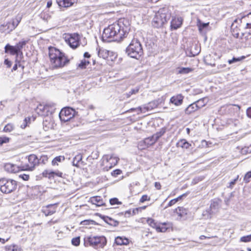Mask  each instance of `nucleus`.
Masks as SVG:
<instances>
[{"label":"nucleus","instance_id":"1","mask_svg":"<svg viewBox=\"0 0 251 251\" xmlns=\"http://www.w3.org/2000/svg\"><path fill=\"white\" fill-rule=\"evenodd\" d=\"M129 30V27L120 21L118 23L109 25L104 29L102 40L105 42H120L126 37Z\"/></svg>","mask_w":251,"mask_h":251},{"label":"nucleus","instance_id":"2","mask_svg":"<svg viewBox=\"0 0 251 251\" xmlns=\"http://www.w3.org/2000/svg\"><path fill=\"white\" fill-rule=\"evenodd\" d=\"M49 55L53 69L62 68L69 62L65 54L53 47L49 48Z\"/></svg>","mask_w":251,"mask_h":251},{"label":"nucleus","instance_id":"3","mask_svg":"<svg viewBox=\"0 0 251 251\" xmlns=\"http://www.w3.org/2000/svg\"><path fill=\"white\" fill-rule=\"evenodd\" d=\"M170 18L171 13L167 8L160 9L153 18L152 25L155 27H161L167 22Z\"/></svg>","mask_w":251,"mask_h":251},{"label":"nucleus","instance_id":"4","mask_svg":"<svg viewBox=\"0 0 251 251\" xmlns=\"http://www.w3.org/2000/svg\"><path fill=\"white\" fill-rule=\"evenodd\" d=\"M126 52L128 56L137 59L143 54V50L141 43L137 39H133L126 48Z\"/></svg>","mask_w":251,"mask_h":251},{"label":"nucleus","instance_id":"5","mask_svg":"<svg viewBox=\"0 0 251 251\" xmlns=\"http://www.w3.org/2000/svg\"><path fill=\"white\" fill-rule=\"evenodd\" d=\"M242 24L243 25L251 26V13L246 15L241 16L234 21L231 25V30L234 37L239 38V32H238V25Z\"/></svg>","mask_w":251,"mask_h":251},{"label":"nucleus","instance_id":"6","mask_svg":"<svg viewBox=\"0 0 251 251\" xmlns=\"http://www.w3.org/2000/svg\"><path fill=\"white\" fill-rule=\"evenodd\" d=\"M17 188V182L13 179L2 178L0 179V190L5 194L14 191Z\"/></svg>","mask_w":251,"mask_h":251},{"label":"nucleus","instance_id":"7","mask_svg":"<svg viewBox=\"0 0 251 251\" xmlns=\"http://www.w3.org/2000/svg\"><path fill=\"white\" fill-rule=\"evenodd\" d=\"M22 20V16L17 15L10 21L4 23L0 25V31L1 32L9 33L13 30L19 24Z\"/></svg>","mask_w":251,"mask_h":251},{"label":"nucleus","instance_id":"8","mask_svg":"<svg viewBox=\"0 0 251 251\" xmlns=\"http://www.w3.org/2000/svg\"><path fill=\"white\" fill-rule=\"evenodd\" d=\"M85 243L87 242L89 245L94 248L103 247L106 244V239L103 236H90L84 238Z\"/></svg>","mask_w":251,"mask_h":251},{"label":"nucleus","instance_id":"9","mask_svg":"<svg viewBox=\"0 0 251 251\" xmlns=\"http://www.w3.org/2000/svg\"><path fill=\"white\" fill-rule=\"evenodd\" d=\"M162 102L161 99L154 100L149 102L147 105L143 107L139 106L137 108H133L130 109V111H135L137 112L138 114L142 112H145L146 111H150L156 108Z\"/></svg>","mask_w":251,"mask_h":251},{"label":"nucleus","instance_id":"10","mask_svg":"<svg viewBox=\"0 0 251 251\" xmlns=\"http://www.w3.org/2000/svg\"><path fill=\"white\" fill-rule=\"evenodd\" d=\"M75 114V111L70 107H65L61 109L59 116L61 121L66 122L70 121L74 117Z\"/></svg>","mask_w":251,"mask_h":251},{"label":"nucleus","instance_id":"11","mask_svg":"<svg viewBox=\"0 0 251 251\" xmlns=\"http://www.w3.org/2000/svg\"><path fill=\"white\" fill-rule=\"evenodd\" d=\"M219 201H212L210 207L203 212L202 215L206 218H210L213 214L218 212L219 208Z\"/></svg>","mask_w":251,"mask_h":251},{"label":"nucleus","instance_id":"12","mask_svg":"<svg viewBox=\"0 0 251 251\" xmlns=\"http://www.w3.org/2000/svg\"><path fill=\"white\" fill-rule=\"evenodd\" d=\"M66 37V41L71 48L75 49L79 46V36L77 33H73Z\"/></svg>","mask_w":251,"mask_h":251},{"label":"nucleus","instance_id":"13","mask_svg":"<svg viewBox=\"0 0 251 251\" xmlns=\"http://www.w3.org/2000/svg\"><path fill=\"white\" fill-rule=\"evenodd\" d=\"M28 164L27 165L28 169L32 171L35 167L39 164V158L35 154H30L28 157Z\"/></svg>","mask_w":251,"mask_h":251},{"label":"nucleus","instance_id":"14","mask_svg":"<svg viewBox=\"0 0 251 251\" xmlns=\"http://www.w3.org/2000/svg\"><path fill=\"white\" fill-rule=\"evenodd\" d=\"M172 228V224L170 222L159 223L156 228L158 232H165Z\"/></svg>","mask_w":251,"mask_h":251},{"label":"nucleus","instance_id":"15","mask_svg":"<svg viewBox=\"0 0 251 251\" xmlns=\"http://www.w3.org/2000/svg\"><path fill=\"white\" fill-rule=\"evenodd\" d=\"M184 97L181 94H177L173 96L170 100V103L176 106H179L182 104Z\"/></svg>","mask_w":251,"mask_h":251},{"label":"nucleus","instance_id":"16","mask_svg":"<svg viewBox=\"0 0 251 251\" xmlns=\"http://www.w3.org/2000/svg\"><path fill=\"white\" fill-rule=\"evenodd\" d=\"M76 2L77 0H56V2L60 7L65 8L72 6Z\"/></svg>","mask_w":251,"mask_h":251},{"label":"nucleus","instance_id":"17","mask_svg":"<svg viewBox=\"0 0 251 251\" xmlns=\"http://www.w3.org/2000/svg\"><path fill=\"white\" fill-rule=\"evenodd\" d=\"M182 19L181 17H174L171 22V27L172 29H176L180 27L182 23Z\"/></svg>","mask_w":251,"mask_h":251},{"label":"nucleus","instance_id":"18","mask_svg":"<svg viewBox=\"0 0 251 251\" xmlns=\"http://www.w3.org/2000/svg\"><path fill=\"white\" fill-rule=\"evenodd\" d=\"M175 212L180 217V219L185 220L187 218L188 210L183 207H178L175 210Z\"/></svg>","mask_w":251,"mask_h":251},{"label":"nucleus","instance_id":"19","mask_svg":"<svg viewBox=\"0 0 251 251\" xmlns=\"http://www.w3.org/2000/svg\"><path fill=\"white\" fill-rule=\"evenodd\" d=\"M82 155L81 154H78L76 155L73 159V165L77 167H79L80 165L84 166L85 163L82 160Z\"/></svg>","mask_w":251,"mask_h":251},{"label":"nucleus","instance_id":"20","mask_svg":"<svg viewBox=\"0 0 251 251\" xmlns=\"http://www.w3.org/2000/svg\"><path fill=\"white\" fill-rule=\"evenodd\" d=\"M4 168L6 171L11 173H16L19 171L18 166L9 163L5 164Z\"/></svg>","mask_w":251,"mask_h":251},{"label":"nucleus","instance_id":"21","mask_svg":"<svg viewBox=\"0 0 251 251\" xmlns=\"http://www.w3.org/2000/svg\"><path fill=\"white\" fill-rule=\"evenodd\" d=\"M42 175L45 177H48L49 178H50L51 177H54V176H59L61 177H63V173L59 171H50L49 172L47 170H45L43 173Z\"/></svg>","mask_w":251,"mask_h":251},{"label":"nucleus","instance_id":"22","mask_svg":"<svg viewBox=\"0 0 251 251\" xmlns=\"http://www.w3.org/2000/svg\"><path fill=\"white\" fill-rule=\"evenodd\" d=\"M91 202L97 206H100L104 204V202L101 197L95 196L90 198Z\"/></svg>","mask_w":251,"mask_h":251},{"label":"nucleus","instance_id":"23","mask_svg":"<svg viewBox=\"0 0 251 251\" xmlns=\"http://www.w3.org/2000/svg\"><path fill=\"white\" fill-rule=\"evenodd\" d=\"M101 218L106 223L109 224V225L112 226H118L119 222L116 220H115L112 219L110 217L105 216H102Z\"/></svg>","mask_w":251,"mask_h":251},{"label":"nucleus","instance_id":"24","mask_svg":"<svg viewBox=\"0 0 251 251\" xmlns=\"http://www.w3.org/2000/svg\"><path fill=\"white\" fill-rule=\"evenodd\" d=\"M8 51H10V53L12 55H18L20 53L15 46H13L7 44L5 47V52L7 53Z\"/></svg>","mask_w":251,"mask_h":251},{"label":"nucleus","instance_id":"25","mask_svg":"<svg viewBox=\"0 0 251 251\" xmlns=\"http://www.w3.org/2000/svg\"><path fill=\"white\" fill-rule=\"evenodd\" d=\"M106 159L107 162L111 165L109 166L110 168L116 165L117 164L119 160V158L116 156H114L113 155H110L109 157L107 156Z\"/></svg>","mask_w":251,"mask_h":251},{"label":"nucleus","instance_id":"26","mask_svg":"<svg viewBox=\"0 0 251 251\" xmlns=\"http://www.w3.org/2000/svg\"><path fill=\"white\" fill-rule=\"evenodd\" d=\"M191 145L188 143L185 139L180 140L176 144L177 147L188 149L190 148Z\"/></svg>","mask_w":251,"mask_h":251},{"label":"nucleus","instance_id":"27","mask_svg":"<svg viewBox=\"0 0 251 251\" xmlns=\"http://www.w3.org/2000/svg\"><path fill=\"white\" fill-rule=\"evenodd\" d=\"M199 108H198L197 104H195V102L190 104L186 109L185 110V113L186 114H190L191 113L194 112L195 111L198 110Z\"/></svg>","mask_w":251,"mask_h":251},{"label":"nucleus","instance_id":"28","mask_svg":"<svg viewBox=\"0 0 251 251\" xmlns=\"http://www.w3.org/2000/svg\"><path fill=\"white\" fill-rule=\"evenodd\" d=\"M165 132L166 129L162 128L159 132H157L155 134H153L152 136V138H153L152 143H155L160 137L164 134Z\"/></svg>","mask_w":251,"mask_h":251},{"label":"nucleus","instance_id":"29","mask_svg":"<svg viewBox=\"0 0 251 251\" xmlns=\"http://www.w3.org/2000/svg\"><path fill=\"white\" fill-rule=\"evenodd\" d=\"M110 53V51L105 49H100L98 51V56L103 59H107Z\"/></svg>","mask_w":251,"mask_h":251},{"label":"nucleus","instance_id":"30","mask_svg":"<svg viewBox=\"0 0 251 251\" xmlns=\"http://www.w3.org/2000/svg\"><path fill=\"white\" fill-rule=\"evenodd\" d=\"M47 109L45 110V113H41V116H46L51 114L54 111V106L51 104H46Z\"/></svg>","mask_w":251,"mask_h":251},{"label":"nucleus","instance_id":"31","mask_svg":"<svg viewBox=\"0 0 251 251\" xmlns=\"http://www.w3.org/2000/svg\"><path fill=\"white\" fill-rule=\"evenodd\" d=\"M115 243L117 245H127L128 243V239L118 236L115 238Z\"/></svg>","mask_w":251,"mask_h":251},{"label":"nucleus","instance_id":"32","mask_svg":"<svg viewBox=\"0 0 251 251\" xmlns=\"http://www.w3.org/2000/svg\"><path fill=\"white\" fill-rule=\"evenodd\" d=\"M200 52V48L197 45L192 46L190 50V56H194L197 54H198Z\"/></svg>","mask_w":251,"mask_h":251},{"label":"nucleus","instance_id":"33","mask_svg":"<svg viewBox=\"0 0 251 251\" xmlns=\"http://www.w3.org/2000/svg\"><path fill=\"white\" fill-rule=\"evenodd\" d=\"M241 35L239 36L243 41H247L251 38V33L250 32L241 31Z\"/></svg>","mask_w":251,"mask_h":251},{"label":"nucleus","instance_id":"34","mask_svg":"<svg viewBox=\"0 0 251 251\" xmlns=\"http://www.w3.org/2000/svg\"><path fill=\"white\" fill-rule=\"evenodd\" d=\"M209 25V23H202L201 20H198L197 22V25L199 27V31L201 32L202 30L206 28Z\"/></svg>","mask_w":251,"mask_h":251},{"label":"nucleus","instance_id":"35","mask_svg":"<svg viewBox=\"0 0 251 251\" xmlns=\"http://www.w3.org/2000/svg\"><path fill=\"white\" fill-rule=\"evenodd\" d=\"M65 160V157L64 156H58L55 157L52 161V165H58V162H61L62 161H64Z\"/></svg>","mask_w":251,"mask_h":251},{"label":"nucleus","instance_id":"36","mask_svg":"<svg viewBox=\"0 0 251 251\" xmlns=\"http://www.w3.org/2000/svg\"><path fill=\"white\" fill-rule=\"evenodd\" d=\"M6 251H22V249L16 245H12L6 247Z\"/></svg>","mask_w":251,"mask_h":251},{"label":"nucleus","instance_id":"37","mask_svg":"<svg viewBox=\"0 0 251 251\" xmlns=\"http://www.w3.org/2000/svg\"><path fill=\"white\" fill-rule=\"evenodd\" d=\"M147 222L149 225H150L152 228H155L156 230L158 223L155 222V220L152 218H148L147 220Z\"/></svg>","mask_w":251,"mask_h":251},{"label":"nucleus","instance_id":"38","mask_svg":"<svg viewBox=\"0 0 251 251\" xmlns=\"http://www.w3.org/2000/svg\"><path fill=\"white\" fill-rule=\"evenodd\" d=\"M26 41H22L19 42L17 45L15 46L16 48L19 52H21V54H23L22 52L21 51L22 49L23 48L24 46L26 44Z\"/></svg>","mask_w":251,"mask_h":251},{"label":"nucleus","instance_id":"39","mask_svg":"<svg viewBox=\"0 0 251 251\" xmlns=\"http://www.w3.org/2000/svg\"><path fill=\"white\" fill-rule=\"evenodd\" d=\"M47 109L46 107V104H39L36 109L37 112L38 114L41 115V113H45V110Z\"/></svg>","mask_w":251,"mask_h":251},{"label":"nucleus","instance_id":"40","mask_svg":"<svg viewBox=\"0 0 251 251\" xmlns=\"http://www.w3.org/2000/svg\"><path fill=\"white\" fill-rule=\"evenodd\" d=\"M239 27L241 28V29H239L238 28V30H240L241 31H246V32H250L251 33V26H246L243 25L242 24H239Z\"/></svg>","mask_w":251,"mask_h":251},{"label":"nucleus","instance_id":"41","mask_svg":"<svg viewBox=\"0 0 251 251\" xmlns=\"http://www.w3.org/2000/svg\"><path fill=\"white\" fill-rule=\"evenodd\" d=\"M139 90V87H136V88L131 89V91H130L129 92L126 93V97L129 98L131 96V95H132L133 94H135L137 93H138Z\"/></svg>","mask_w":251,"mask_h":251},{"label":"nucleus","instance_id":"42","mask_svg":"<svg viewBox=\"0 0 251 251\" xmlns=\"http://www.w3.org/2000/svg\"><path fill=\"white\" fill-rule=\"evenodd\" d=\"M48 157L47 155H43L40 156V158H39V164H45L48 162Z\"/></svg>","mask_w":251,"mask_h":251},{"label":"nucleus","instance_id":"43","mask_svg":"<svg viewBox=\"0 0 251 251\" xmlns=\"http://www.w3.org/2000/svg\"><path fill=\"white\" fill-rule=\"evenodd\" d=\"M89 64V62L84 59L81 61V62L78 64V67L80 69H84L86 66Z\"/></svg>","mask_w":251,"mask_h":251},{"label":"nucleus","instance_id":"44","mask_svg":"<svg viewBox=\"0 0 251 251\" xmlns=\"http://www.w3.org/2000/svg\"><path fill=\"white\" fill-rule=\"evenodd\" d=\"M195 104H197V106L199 109L202 107L205 104L204 99H200L197 100V101L195 102Z\"/></svg>","mask_w":251,"mask_h":251},{"label":"nucleus","instance_id":"45","mask_svg":"<svg viewBox=\"0 0 251 251\" xmlns=\"http://www.w3.org/2000/svg\"><path fill=\"white\" fill-rule=\"evenodd\" d=\"M191 71H192V69L191 68H181L179 70L178 72L179 74H188L189 73H190Z\"/></svg>","mask_w":251,"mask_h":251},{"label":"nucleus","instance_id":"46","mask_svg":"<svg viewBox=\"0 0 251 251\" xmlns=\"http://www.w3.org/2000/svg\"><path fill=\"white\" fill-rule=\"evenodd\" d=\"M240 241L242 242H248L251 241V234L241 237Z\"/></svg>","mask_w":251,"mask_h":251},{"label":"nucleus","instance_id":"47","mask_svg":"<svg viewBox=\"0 0 251 251\" xmlns=\"http://www.w3.org/2000/svg\"><path fill=\"white\" fill-rule=\"evenodd\" d=\"M153 138H152V136L151 137H149L148 138H147L144 140V143L148 146H151L154 144L155 143H152L153 142Z\"/></svg>","mask_w":251,"mask_h":251},{"label":"nucleus","instance_id":"48","mask_svg":"<svg viewBox=\"0 0 251 251\" xmlns=\"http://www.w3.org/2000/svg\"><path fill=\"white\" fill-rule=\"evenodd\" d=\"M10 138L6 136L0 137V145H2L4 143H7L9 142Z\"/></svg>","mask_w":251,"mask_h":251},{"label":"nucleus","instance_id":"49","mask_svg":"<svg viewBox=\"0 0 251 251\" xmlns=\"http://www.w3.org/2000/svg\"><path fill=\"white\" fill-rule=\"evenodd\" d=\"M251 178V171L247 172L244 177V181L245 183H248L250 182V178Z\"/></svg>","mask_w":251,"mask_h":251},{"label":"nucleus","instance_id":"50","mask_svg":"<svg viewBox=\"0 0 251 251\" xmlns=\"http://www.w3.org/2000/svg\"><path fill=\"white\" fill-rule=\"evenodd\" d=\"M244 58H245L244 56H242L241 57H237V58L233 57L232 59L229 60L228 61V62L229 64H231L232 63L240 61V60H241L242 59H243Z\"/></svg>","mask_w":251,"mask_h":251},{"label":"nucleus","instance_id":"51","mask_svg":"<svg viewBox=\"0 0 251 251\" xmlns=\"http://www.w3.org/2000/svg\"><path fill=\"white\" fill-rule=\"evenodd\" d=\"M72 243L73 245L75 246L79 245L80 244V237H76L73 238L72 240Z\"/></svg>","mask_w":251,"mask_h":251},{"label":"nucleus","instance_id":"52","mask_svg":"<svg viewBox=\"0 0 251 251\" xmlns=\"http://www.w3.org/2000/svg\"><path fill=\"white\" fill-rule=\"evenodd\" d=\"M13 129V126L12 124H8L6 125L3 129L5 132H10Z\"/></svg>","mask_w":251,"mask_h":251},{"label":"nucleus","instance_id":"53","mask_svg":"<svg viewBox=\"0 0 251 251\" xmlns=\"http://www.w3.org/2000/svg\"><path fill=\"white\" fill-rule=\"evenodd\" d=\"M55 210H50L49 209H46L43 210V213H44L46 216L52 215L53 213H55Z\"/></svg>","mask_w":251,"mask_h":251},{"label":"nucleus","instance_id":"54","mask_svg":"<svg viewBox=\"0 0 251 251\" xmlns=\"http://www.w3.org/2000/svg\"><path fill=\"white\" fill-rule=\"evenodd\" d=\"M109 202L111 205L120 204L122 203L121 202L119 201L118 199L116 198L111 199L109 200Z\"/></svg>","mask_w":251,"mask_h":251},{"label":"nucleus","instance_id":"55","mask_svg":"<svg viewBox=\"0 0 251 251\" xmlns=\"http://www.w3.org/2000/svg\"><path fill=\"white\" fill-rule=\"evenodd\" d=\"M239 176L238 175L235 178H234L233 180L229 182V185L228 186V188L232 189L233 187V186L236 183L237 181L239 179Z\"/></svg>","mask_w":251,"mask_h":251},{"label":"nucleus","instance_id":"56","mask_svg":"<svg viewBox=\"0 0 251 251\" xmlns=\"http://www.w3.org/2000/svg\"><path fill=\"white\" fill-rule=\"evenodd\" d=\"M29 118H25L23 121V123L21 125V127L23 129L25 128L27 125L28 122L29 121Z\"/></svg>","mask_w":251,"mask_h":251},{"label":"nucleus","instance_id":"57","mask_svg":"<svg viewBox=\"0 0 251 251\" xmlns=\"http://www.w3.org/2000/svg\"><path fill=\"white\" fill-rule=\"evenodd\" d=\"M122 173V171L119 170V169H116L114 171H113L112 173H111V175L116 177V176H117L118 175H120Z\"/></svg>","mask_w":251,"mask_h":251},{"label":"nucleus","instance_id":"58","mask_svg":"<svg viewBox=\"0 0 251 251\" xmlns=\"http://www.w3.org/2000/svg\"><path fill=\"white\" fill-rule=\"evenodd\" d=\"M150 198L146 195H143L140 199V201L141 202H144L145 201H149Z\"/></svg>","mask_w":251,"mask_h":251},{"label":"nucleus","instance_id":"59","mask_svg":"<svg viewBox=\"0 0 251 251\" xmlns=\"http://www.w3.org/2000/svg\"><path fill=\"white\" fill-rule=\"evenodd\" d=\"M178 198H176V199H175L171 200L169 201V202L168 204V206H171L172 205L175 204L178 201Z\"/></svg>","mask_w":251,"mask_h":251},{"label":"nucleus","instance_id":"60","mask_svg":"<svg viewBox=\"0 0 251 251\" xmlns=\"http://www.w3.org/2000/svg\"><path fill=\"white\" fill-rule=\"evenodd\" d=\"M20 177L24 180H28L29 178V175L26 174H21L20 175Z\"/></svg>","mask_w":251,"mask_h":251},{"label":"nucleus","instance_id":"61","mask_svg":"<svg viewBox=\"0 0 251 251\" xmlns=\"http://www.w3.org/2000/svg\"><path fill=\"white\" fill-rule=\"evenodd\" d=\"M4 64L7 65L8 68H10L11 66L12 63L8 59H6L4 60Z\"/></svg>","mask_w":251,"mask_h":251},{"label":"nucleus","instance_id":"62","mask_svg":"<svg viewBox=\"0 0 251 251\" xmlns=\"http://www.w3.org/2000/svg\"><path fill=\"white\" fill-rule=\"evenodd\" d=\"M246 113H247V116L249 118H251V107H249L247 109Z\"/></svg>","mask_w":251,"mask_h":251},{"label":"nucleus","instance_id":"63","mask_svg":"<svg viewBox=\"0 0 251 251\" xmlns=\"http://www.w3.org/2000/svg\"><path fill=\"white\" fill-rule=\"evenodd\" d=\"M154 186L157 190H160L161 188V185L158 182H155L154 183Z\"/></svg>","mask_w":251,"mask_h":251},{"label":"nucleus","instance_id":"64","mask_svg":"<svg viewBox=\"0 0 251 251\" xmlns=\"http://www.w3.org/2000/svg\"><path fill=\"white\" fill-rule=\"evenodd\" d=\"M83 56L84 58H88L90 57L91 55L88 52H85L83 54Z\"/></svg>","mask_w":251,"mask_h":251}]
</instances>
